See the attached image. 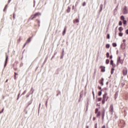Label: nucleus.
<instances>
[{"mask_svg":"<svg viewBox=\"0 0 128 128\" xmlns=\"http://www.w3.org/2000/svg\"><path fill=\"white\" fill-rule=\"evenodd\" d=\"M99 84H101V86H104V82H99Z\"/></svg>","mask_w":128,"mask_h":128,"instance_id":"a19ab883","label":"nucleus"},{"mask_svg":"<svg viewBox=\"0 0 128 128\" xmlns=\"http://www.w3.org/2000/svg\"><path fill=\"white\" fill-rule=\"evenodd\" d=\"M96 116L98 118V116H100V111L96 113Z\"/></svg>","mask_w":128,"mask_h":128,"instance_id":"aec40b11","label":"nucleus"},{"mask_svg":"<svg viewBox=\"0 0 128 128\" xmlns=\"http://www.w3.org/2000/svg\"><path fill=\"white\" fill-rule=\"evenodd\" d=\"M112 46L114 48H116V43H112Z\"/></svg>","mask_w":128,"mask_h":128,"instance_id":"393cba45","label":"nucleus"},{"mask_svg":"<svg viewBox=\"0 0 128 128\" xmlns=\"http://www.w3.org/2000/svg\"><path fill=\"white\" fill-rule=\"evenodd\" d=\"M124 16H120V20H124Z\"/></svg>","mask_w":128,"mask_h":128,"instance_id":"a211bd4d","label":"nucleus"},{"mask_svg":"<svg viewBox=\"0 0 128 128\" xmlns=\"http://www.w3.org/2000/svg\"><path fill=\"white\" fill-rule=\"evenodd\" d=\"M126 24V20H123V24Z\"/></svg>","mask_w":128,"mask_h":128,"instance_id":"4c0bfd02","label":"nucleus"},{"mask_svg":"<svg viewBox=\"0 0 128 128\" xmlns=\"http://www.w3.org/2000/svg\"><path fill=\"white\" fill-rule=\"evenodd\" d=\"M32 101H30V102H29V103H28V106H30V104H32Z\"/></svg>","mask_w":128,"mask_h":128,"instance_id":"09e8293b","label":"nucleus"},{"mask_svg":"<svg viewBox=\"0 0 128 128\" xmlns=\"http://www.w3.org/2000/svg\"><path fill=\"white\" fill-rule=\"evenodd\" d=\"M72 10H74V6H72Z\"/></svg>","mask_w":128,"mask_h":128,"instance_id":"338daca9","label":"nucleus"},{"mask_svg":"<svg viewBox=\"0 0 128 128\" xmlns=\"http://www.w3.org/2000/svg\"><path fill=\"white\" fill-rule=\"evenodd\" d=\"M6 64H4V68H6Z\"/></svg>","mask_w":128,"mask_h":128,"instance_id":"052dcab7","label":"nucleus"},{"mask_svg":"<svg viewBox=\"0 0 128 128\" xmlns=\"http://www.w3.org/2000/svg\"><path fill=\"white\" fill-rule=\"evenodd\" d=\"M104 114H106V110L104 109L102 114V120H104Z\"/></svg>","mask_w":128,"mask_h":128,"instance_id":"9d476101","label":"nucleus"},{"mask_svg":"<svg viewBox=\"0 0 128 128\" xmlns=\"http://www.w3.org/2000/svg\"><path fill=\"white\" fill-rule=\"evenodd\" d=\"M104 90H108V88H104Z\"/></svg>","mask_w":128,"mask_h":128,"instance_id":"4d7b16f0","label":"nucleus"},{"mask_svg":"<svg viewBox=\"0 0 128 128\" xmlns=\"http://www.w3.org/2000/svg\"><path fill=\"white\" fill-rule=\"evenodd\" d=\"M66 27H64V30L62 32V36H64L66 34Z\"/></svg>","mask_w":128,"mask_h":128,"instance_id":"f8f14e48","label":"nucleus"},{"mask_svg":"<svg viewBox=\"0 0 128 128\" xmlns=\"http://www.w3.org/2000/svg\"><path fill=\"white\" fill-rule=\"evenodd\" d=\"M86 4V2H84L82 4V6H85Z\"/></svg>","mask_w":128,"mask_h":128,"instance_id":"473e14b6","label":"nucleus"},{"mask_svg":"<svg viewBox=\"0 0 128 128\" xmlns=\"http://www.w3.org/2000/svg\"><path fill=\"white\" fill-rule=\"evenodd\" d=\"M100 68L102 72H106V67L104 66H100Z\"/></svg>","mask_w":128,"mask_h":128,"instance_id":"6e6552de","label":"nucleus"},{"mask_svg":"<svg viewBox=\"0 0 128 128\" xmlns=\"http://www.w3.org/2000/svg\"><path fill=\"white\" fill-rule=\"evenodd\" d=\"M112 56H110V58L112 59Z\"/></svg>","mask_w":128,"mask_h":128,"instance_id":"bf43d9fd","label":"nucleus"},{"mask_svg":"<svg viewBox=\"0 0 128 128\" xmlns=\"http://www.w3.org/2000/svg\"><path fill=\"white\" fill-rule=\"evenodd\" d=\"M123 30H124V28H122V27H120L118 28V30L120 32H122Z\"/></svg>","mask_w":128,"mask_h":128,"instance_id":"2eb2a0df","label":"nucleus"},{"mask_svg":"<svg viewBox=\"0 0 128 128\" xmlns=\"http://www.w3.org/2000/svg\"><path fill=\"white\" fill-rule=\"evenodd\" d=\"M122 74L124 76H126V74H128V70L126 68L124 69L122 71Z\"/></svg>","mask_w":128,"mask_h":128,"instance_id":"0eeeda50","label":"nucleus"},{"mask_svg":"<svg viewBox=\"0 0 128 128\" xmlns=\"http://www.w3.org/2000/svg\"><path fill=\"white\" fill-rule=\"evenodd\" d=\"M102 128H106V125H104L102 126Z\"/></svg>","mask_w":128,"mask_h":128,"instance_id":"8fccbe9b","label":"nucleus"},{"mask_svg":"<svg viewBox=\"0 0 128 128\" xmlns=\"http://www.w3.org/2000/svg\"><path fill=\"white\" fill-rule=\"evenodd\" d=\"M106 58H109V56H110V53L107 52L106 54Z\"/></svg>","mask_w":128,"mask_h":128,"instance_id":"2f4dec72","label":"nucleus"},{"mask_svg":"<svg viewBox=\"0 0 128 128\" xmlns=\"http://www.w3.org/2000/svg\"><path fill=\"white\" fill-rule=\"evenodd\" d=\"M80 22V20H78V19L74 20H73L74 24H76V22Z\"/></svg>","mask_w":128,"mask_h":128,"instance_id":"ddd939ff","label":"nucleus"},{"mask_svg":"<svg viewBox=\"0 0 128 128\" xmlns=\"http://www.w3.org/2000/svg\"><path fill=\"white\" fill-rule=\"evenodd\" d=\"M114 68H116V65L112 64V67L111 68V74H114Z\"/></svg>","mask_w":128,"mask_h":128,"instance_id":"20e7f679","label":"nucleus"},{"mask_svg":"<svg viewBox=\"0 0 128 128\" xmlns=\"http://www.w3.org/2000/svg\"><path fill=\"white\" fill-rule=\"evenodd\" d=\"M106 38H108V40H110V34H107Z\"/></svg>","mask_w":128,"mask_h":128,"instance_id":"c9c22d12","label":"nucleus"},{"mask_svg":"<svg viewBox=\"0 0 128 128\" xmlns=\"http://www.w3.org/2000/svg\"><path fill=\"white\" fill-rule=\"evenodd\" d=\"M8 80H6V82H8Z\"/></svg>","mask_w":128,"mask_h":128,"instance_id":"13d9d810","label":"nucleus"},{"mask_svg":"<svg viewBox=\"0 0 128 128\" xmlns=\"http://www.w3.org/2000/svg\"><path fill=\"white\" fill-rule=\"evenodd\" d=\"M122 42H126V40H122Z\"/></svg>","mask_w":128,"mask_h":128,"instance_id":"603ef678","label":"nucleus"},{"mask_svg":"<svg viewBox=\"0 0 128 128\" xmlns=\"http://www.w3.org/2000/svg\"><path fill=\"white\" fill-rule=\"evenodd\" d=\"M17 42L18 44L20 42V37L19 39L17 40Z\"/></svg>","mask_w":128,"mask_h":128,"instance_id":"f704fd0d","label":"nucleus"},{"mask_svg":"<svg viewBox=\"0 0 128 128\" xmlns=\"http://www.w3.org/2000/svg\"><path fill=\"white\" fill-rule=\"evenodd\" d=\"M106 86H108V82H106Z\"/></svg>","mask_w":128,"mask_h":128,"instance_id":"6e6d98bb","label":"nucleus"},{"mask_svg":"<svg viewBox=\"0 0 128 128\" xmlns=\"http://www.w3.org/2000/svg\"><path fill=\"white\" fill-rule=\"evenodd\" d=\"M98 90H100L101 92H102L104 90V89H102V88L100 86H98Z\"/></svg>","mask_w":128,"mask_h":128,"instance_id":"c85d7f7f","label":"nucleus"},{"mask_svg":"<svg viewBox=\"0 0 128 128\" xmlns=\"http://www.w3.org/2000/svg\"><path fill=\"white\" fill-rule=\"evenodd\" d=\"M98 108H96L95 110V114H98Z\"/></svg>","mask_w":128,"mask_h":128,"instance_id":"a878e982","label":"nucleus"},{"mask_svg":"<svg viewBox=\"0 0 128 128\" xmlns=\"http://www.w3.org/2000/svg\"><path fill=\"white\" fill-rule=\"evenodd\" d=\"M80 98H82V95H80Z\"/></svg>","mask_w":128,"mask_h":128,"instance_id":"0e129e2a","label":"nucleus"},{"mask_svg":"<svg viewBox=\"0 0 128 128\" xmlns=\"http://www.w3.org/2000/svg\"><path fill=\"white\" fill-rule=\"evenodd\" d=\"M92 94H93V98H94V90H92Z\"/></svg>","mask_w":128,"mask_h":128,"instance_id":"c03bdc74","label":"nucleus"},{"mask_svg":"<svg viewBox=\"0 0 128 128\" xmlns=\"http://www.w3.org/2000/svg\"><path fill=\"white\" fill-rule=\"evenodd\" d=\"M110 44H106V48H110Z\"/></svg>","mask_w":128,"mask_h":128,"instance_id":"5701e85b","label":"nucleus"},{"mask_svg":"<svg viewBox=\"0 0 128 128\" xmlns=\"http://www.w3.org/2000/svg\"><path fill=\"white\" fill-rule=\"evenodd\" d=\"M93 98H94V97H93Z\"/></svg>","mask_w":128,"mask_h":128,"instance_id":"774afa93","label":"nucleus"},{"mask_svg":"<svg viewBox=\"0 0 128 128\" xmlns=\"http://www.w3.org/2000/svg\"><path fill=\"white\" fill-rule=\"evenodd\" d=\"M118 24L120 26H122V21H120L118 22Z\"/></svg>","mask_w":128,"mask_h":128,"instance_id":"7c9ffc66","label":"nucleus"},{"mask_svg":"<svg viewBox=\"0 0 128 128\" xmlns=\"http://www.w3.org/2000/svg\"><path fill=\"white\" fill-rule=\"evenodd\" d=\"M70 12V7H68L67 10H66V12Z\"/></svg>","mask_w":128,"mask_h":128,"instance_id":"f3484780","label":"nucleus"},{"mask_svg":"<svg viewBox=\"0 0 128 128\" xmlns=\"http://www.w3.org/2000/svg\"><path fill=\"white\" fill-rule=\"evenodd\" d=\"M93 120H96V117L93 118Z\"/></svg>","mask_w":128,"mask_h":128,"instance_id":"3c124183","label":"nucleus"},{"mask_svg":"<svg viewBox=\"0 0 128 128\" xmlns=\"http://www.w3.org/2000/svg\"><path fill=\"white\" fill-rule=\"evenodd\" d=\"M30 96V93H28L26 96V98H28Z\"/></svg>","mask_w":128,"mask_h":128,"instance_id":"72a5a7b5","label":"nucleus"},{"mask_svg":"<svg viewBox=\"0 0 128 128\" xmlns=\"http://www.w3.org/2000/svg\"><path fill=\"white\" fill-rule=\"evenodd\" d=\"M30 40H32V38H29L27 40L26 42V43L24 44V46H26L27 44H30Z\"/></svg>","mask_w":128,"mask_h":128,"instance_id":"39448f33","label":"nucleus"},{"mask_svg":"<svg viewBox=\"0 0 128 128\" xmlns=\"http://www.w3.org/2000/svg\"><path fill=\"white\" fill-rule=\"evenodd\" d=\"M102 100V98H98V102H100Z\"/></svg>","mask_w":128,"mask_h":128,"instance_id":"79ce46f5","label":"nucleus"},{"mask_svg":"<svg viewBox=\"0 0 128 128\" xmlns=\"http://www.w3.org/2000/svg\"><path fill=\"white\" fill-rule=\"evenodd\" d=\"M20 93L18 94V98H17V100H18V98H20Z\"/></svg>","mask_w":128,"mask_h":128,"instance_id":"e433bc0d","label":"nucleus"},{"mask_svg":"<svg viewBox=\"0 0 128 128\" xmlns=\"http://www.w3.org/2000/svg\"><path fill=\"white\" fill-rule=\"evenodd\" d=\"M102 91H99V92H98V96H102Z\"/></svg>","mask_w":128,"mask_h":128,"instance_id":"412c9836","label":"nucleus"},{"mask_svg":"<svg viewBox=\"0 0 128 128\" xmlns=\"http://www.w3.org/2000/svg\"><path fill=\"white\" fill-rule=\"evenodd\" d=\"M109 62H110V60H106V64H108Z\"/></svg>","mask_w":128,"mask_h":128,"instance_id":"c756f323","label":"nucleus"},{"mask_svg":"<svg viewBox=\"0 0 128 128\" xmlns=\"http://www.w3.org/2000/svg\"><path fill=\"white\" fill-rule=\"evenodd\" d=\"M114 64V61H112V60H111L110 62V64Z\"/></svg>","mask_w":128,"mask_h":128,"instance_id":"ea45409f","label":"nucleus"},{"mask_svg":"<svg viewBox=\"0 0 128 128\" xmlns=\"http://www.w3.org/2000/svg\"><path fill=\"white\" fill-rule=\"evenodd\" d=\"M34 88L32 87L30 90V92L29 93H30V94H34Z\"/></svg>","mask_w":128,"mask_h":128,"instance_id":"9b49d317","label":"nucleus"},{"mask_svg":"<svg viewBox=\"0 0 128 128\" xmlns=\"http://www.w3.org/2000/svg\"><path fill=\"white\" fill-rule=\"evenodd\" d=\"M109 112L111 114H114V104H112L110 105Z\"/></svg>","mask_w":128,"mask_h":128,"instance_id":"f03ea898","label":"nucleus"},{"mask_svg":"<svg viewBox=\"0 0 128 128\" xmlns=\"http://www.w3.org/2000/svg\"><path fill=\"white\" fill-rule=\"evenodd\" d=\"M10 2H12V0H9L8 1V3L10 4Z\"/></svg>","mask_w":128,"mask_h":128,"instance_id":"864d4df0","label":"nucleus"},{"mask_svg":"<svg viewBox=\"0 0 128 128\" xmlns=\"http://www.w3.org/2000/svg\"><path fill=\"white\" fill-rule=\"evenodd\" d=\"M126 34H128V29H127V30H126Z\"/></svg>","mask_w":128,"mask_h":128,"instance_id":"de8ad7c7","label":"nucleus"},{"mask_svg":"<svg viewBox=\"0 0 128 128\" xmlns=\"http://www.w3.org/2000/svg\"><path fill=\"white\" fill-rule=\"evenodd\" d=\"M42 16L41 12H36L34 14L31 16L30 18V20H34L38 18V16Z\"/></svg>","mask_w":128,"mask_h":128,"instance_id":"f257e3e1","label":"nucleus"},{"mask_svg":"<svg viewBox=\"0 0 128 128\" xmlns=\"http://www.w3.org/2000/svg\"><path fill=\"white\" fill-rule=\"evenodd\" d=\"M8 57L7 56L6 59L5 64H8Z\"/></svg>","mask_w":128,"mask_h":128,"instance_id":"dca6fc26","label":"nucleus"},{"mask_svg":"<svg viewBox=\"0 0 128 128\" xmlns=\"http://www.w3.org/2000/svg\"><path fill=\"white\" fill-rule=\"evenodd\" d=\"M14 18V16H13Z\"/></svg>","mask_w":128,"mask_h":128,"instance_id":"e2e57ef3","label":"nucleus"},{"mask_svg":"<svg viewBox=\"0 0 128 128\" xmlns=\"http://www.w3.org/2000/svg\"><path fill=\"white\" fill-rule=\"evenodd\" d=\"M35 22L38 24V26H40V20H36Z\"/></svg>","mask_w":128,"mask_h":128,"instance_id":"4468645a","label":"nucleus"},{"mask_svg":"<svg viewBox=\"0 0 128 128\" xmlns=\"http://www.w3.org/2000/svg\"><path fill=\"white\" fill-rule=\"evenodd\" d=\"M18 73L16 72H14V80H16V76H18Z\"/></svg>","mask_w":128,"mask_h":128,"instance_id":"6ab92c4d","label":"nucleus"},{"mask_svg":"<svg viewBox=\"0 0 128 128\" xmlns=\"http://www.w3.org/2000/svg\"><path fill=\"white\" fill-rule=\"evenodd\" d=\"M123 35H124V34H122V32H120L118 34L119 36H122Z\"/></svg>","mask_w":128,"mask_h":128,"instance_id":"4be33fe9","label":"nucleus"},{"mask_svg":"<svg viewBox=\"0 0 128 128\" xmlns=\"http://www.w3.org/2000/svg\"><path fill=\"white\" fill-rule=\"evenodd\" d=\"M123 12H124V14H128V9L126 8V6H124Z\"/></svg>","mask_w":128,"mask_h":128,"instance_id":"423d86ee","label":"nucleus"},{"mask_svg":"<svg viewBox=\"0 0 128 128\" xmlns=\"http://www.w3.org/2000/svg\"><path fill=\"white\" fill-rule=\"evenodd\" d=\"M102 4L100 5V12H102Z\"/></svg>","mask_w":128,"mask_h":128,"instance_id":"b1692460","label":"nucleus"},{"mask_svg":"<svg viewBox=\"0 0 128 128\" xmlns=\"http://www.w3.org/2000/svg\"><path fill=\"white\" fill-rule=\"evenodd\" d=\"M4 108H2V112L0 111V114H2V112H4Z\"/></svg>","mask_w":128,"mask_h":128,"instance_id":"37998d69","label":"nucleus"},{"mask_svg":"<svg viewBox=\"0 0 128 128\" xmlns=\"http://www.w3.org/2000/svg\"><path fill=\"white\" fill-rule=\"evenodd\" d=\"M108 100V96H107V97H106V101H107Z\"/></svg>","mask_w":128,"mask_h":128,"instance_id":"5fc2aeb1","label":"nucleus"},{"mask_svg":"<svg viewBox=\"0 0 128 128\" xmlns=\"http://www.w3.org/2000/svg\"><path fill=\"white\" fill-rule=\"evenodd\" d=\"M104 102H106V100H104L102 99V104H104Z\"/></svg>","mask_w":128,"mask_h":128,"instance_id":"58836bf2","label":"nucleus"},{"mask_svg":"<svg viewBox=\"0 0 128 128\" xmlns=\"http://www.w3.org/2000/svg\"><path fill=\"white\" fill-rule=\"evenodd\" d=\"M106 96H108V93L106 92H105L104 94L103 95L102 100H106Z\"/></svg>","mask_w":128,"mask_h":128,"instance_id":"1a4fd4ad","label":"nucleus"},{"mask_svg":"<svg viewBox=\"0 0 128 128\" xmlns=\"http://www.w3.org/2000/svg\"><path fill=\"white\" fill-rule=\"evenodd\" d=\"M26 94V90H25L24 92L21 94V96H24Z\"/></svg>","mask_w":128,"mask_h":128,"instance_id":"bb28decb","label":"nucleus"},{"mask_svg":"<svg viewBox=\"0 0 128 128\" xmlns=\"http://www.w3.org/2000/svg\"><path fill=\"white\" fill-rule=\"evenodd\" d=\"M122 62H124V61L120 59V57H118V60H117V64H122Z\"/></svg>","mask_w":128,"mask_h":128,"instance_id":"7ed1b4c3","label":"nucleus"},{"mask_svg":"<svg viewBox=\"0 0 128 128\" xmlns=\"http://www.w3.org/2000/svg\"><path fill=\"white\" fill-rule=\"evenodd\" d=\"M95 128H98V123L95 124Z\"/></svg>","mask_w":128,"mask_h":128,"instance_id":"49530a36","label":"nucleus"},{"mask_svg":"<svg viewBox=\"0 0 128 128\" xmlns=\"http://www.w3.org/2000/svg\"><path fill=\"white\" fill-rule=\"evenodd\" d=\"M104 78H102L99 82H104Z\"/></svg>","mask_w":128,"mask_h":128,"instance_id":"cd10ccee","label":"nucleus"},{"mask_svg":"<svg viewBox=\"0 0 128 128\" xmlns=\"http://www.w3.org/2000/svg\"><path fill=\"white\" fill-rule=\"evenodd\" d=\"M58 96V94H56V96Z\"/></svg>","mask_w":128,"mask_h":128,"instance_id":"69168bd1","label":"nucleus"},{"mask_svg":"<svg viewBox=\"0 0 128 128\" xmlns=\"http://www.w3.org/2000/svg\"><path fill=\"white\" fill-rule=\"evenodd\" d=\"M46 108H48V100L46 101Z\"/></svg>","mask_w":128,"mask_h":128,"instance_id":"a18cd8bd","label":"nucleus"},{"mask_svg":"<svg viewBox=\"0 0 128 128\" xmlns=\"http://www.w3.org/2000/svg\"><path fill=\"white\" fill-rule=\"evenodd\" d=\"M86 128H88V126H86Z\"/></svg>","mask_w":128,"mask_h":128,"instance_id":"680f3d73","label":"nucleus"}]
</instances>
